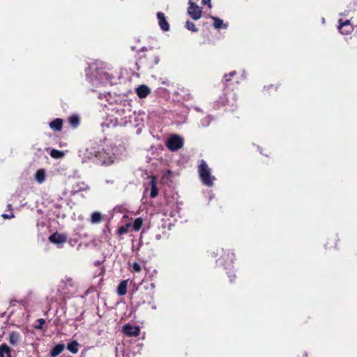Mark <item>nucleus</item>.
<instances>
[{
    "label": "nucleus",
    "instance_id": "obj_1",
    "mask_svg": "<svg viewBox=\"0 0 357 357\" xmlns=\"http://www.w3.org/2000/svg\"><path fill=\"white\" fill-rule=\"evenodd\" d=\"M116 119L118 124L121 126H125L128 123L132 122L134 116V112L132 109L130 104H124L118 107L116 110Z\"/></svg>",
    "mask_w": 357,
    "mask_h": 357
},
{
    "label": "nucleus",
    "instance_id": "obj_2",
    "mask_svg": "<svg viewBox=\"0 0 357 357\" xmlns=\"http://www.w3.org/2000/svg\"><path fill=\"white\" fill-rule=\"evenodd\" d=\"M198 172L202 183L207 186H212L215 181V176L211 174V169L206 162L202 160L198 167Z\"/></svg>",
    "mask_w": 357,
    "mask_h": 357
},
{
    "label": "nucleus",
    "instance_id": "obj_3",
    "mask_svg": "<svg viewBox=\"0 0 357 357\" xmlns=\"http://www.w3.org/2000/svg\"><path fill=\"white\" fill-rule=\"evenodd\" d=\"M114 149V148L113 147H107L103 149L102 151H98V155H96V158L104 165H112L117 160L116 153L113 152Z\"/></svg>",
    "mask_w": 357,
    "mask_h": 357
},
{
    "label": "nucleus",
    "instance_id": "obj_4",
    "mask_svg": "<svg viewBox=\"0 0 357 357\" xmlns=\"http://www.w3.org/2000/svg\"><path fill=\"white\" fill-rule=\"evenodd\" d=\"M109 77V75L102 70H97L92 77H89V73H86L87 79H89L93 86L96 87L107 82Z\"/></svg>",
    "mask_w": 357,
    "mask_h": 357
},
{
    "label": "nucleus",
    "instance_id": "obj_5",
    "mask_svg": "<svg viewBox=\"0 0 357 357\" xmlns=\"http://www.w3.org/2000/svg\"><path fill=\"white\" fill-rule=\"evenodd\" d=\"M166 145L170 151H175L183 146V139L179 135H174L167 139Z\"/></svg>",
    "mask_w": 357,
    "mask_h": 357
},
{
    "label": "nucleus",
    "instance_id": "obj_6",
    "mask_svg": "<svg viewBox=\"0 0 357 357\" xmlns=\"http://www.w3.org/2000/svg\"><path fill=\"white\" fill-rule=\"evenodd\" d=\"M202 13V8L197 4H192L191 6L188 8V14L194 20H197L201 18Z\"/></svg>",
    "mask_w": 357,
    "mask_h": 357
},
{
    "label": "nucleus",
    "instance_id": "obj_7",
    "mask_svg": "<svg viewBox=\"0 0 357 357\" xmlns=\"http://www.w3.org/2000/svg\"><path fill=\"white\" fill-rule=\"evenodd\" d=\"M123 331L124 333L129 337H137L139 334L140 328L139 326L127 324L123 326Z\"/></svg>",
    "mask_w": 357,
    "mask_h": 357
},
{
    "label": "nucleus",
    "instance_id": "obj_8",
    "mask_svg": "<svg viewBox=\"0 0 357 357\" xmlns=\"http://www.w3.org/2000/svg\"><path fill=\"white\" fill-rule=\"evenodd\" d=\"M49 240L54 244H62L67 241V236L64 234L56 232L49 237Z\"/></svg>",
    "mask_w": 357,
    "mask_h": 357
},
{
    "label": "nucleus",
    "instance_id": "obj_9",
    "mask_svg": "<svg viewBox=\"0 0 357 357\" xmlns=\"http://www.w3.org/2000/svg\"><path fill=\"white\" fill-rule=\"evenodd\" d=\"M79 156L82 157L83 162H85L86 159H91L94 156L96 158V155H98V152L93 150V148L79 150Z\"/></svg>",
    "mask_w": 357,
    "mask_h": 357
},
{
    "label": "nucleus",
    "instance_id": "obj_10",
    "mask_svg": "<svg viewBox=\"0 0 357 357\" xmlns=\"http://www.w3.org/2000/svg\"><path fill=\"white\" fill-rule=\"evenodd\" d=\"M157 17L161 29L164 31H168L169 29V26L167 21L166 20L164 13L158 12L157 14Z\"/></svg>",
    "mask_w": 357,
    "mask_h": 357
},
{
    "label": "nucleus",
    "instance_id": "obj_11",
    "mask_svg": "<svg viewBox=\"0 0 357 357\" xmlns=\"http://www.w3.org/2000/svg\"><path fill=\"white\" fill-rule=\"evenodd\" d=\"M150 92V89L144 84H142L136 89V93L140 98H146Z\"/></svg>",
    "mask_w": 357,
    "mask_h": 357
},
{
    "label": "nucleus",
    "instance_id": "obj_12",
    "mask_svg": "<svg viewBox=\"0 0 357 357\" xmlns=\"http://www.w3.org/2000/svg\"><path fill=\"white\" fill-rule=\"evenodd\" d=\"M21 340V336L17 332H12L9 334L8 341L13 346L17 345Z\"/></svg>",
    "mask_w": 357,
    "mask_h": 357
},
{
    "label": "nucleus",
    "instance_id": "obj_13",
    "mask_svg": "<svg viewBox=\"0 0 357 357\" xmlns=\"http://www.w3.org/2000/svg\"><path fill=\"white\" fill-rule=\"evenodd\" d=\"M46 173L45 169H40L35 174L34 178L37 183L41 184L45 181Z\"/></svg>",
    "mask_w": 357,
    "mask_h": 357
},
{
    "label": "nucleus",
    "instance_id": "obj_14",
    "mask_svg": "<svg viewBox=\"0 0 357 357\" xmlns=\"http://www.w3.org/2000/svg\"><path fill=\"white\" fill-rule=\"evenodd\" d=\"M150 184H151V187L150 196H151V197L153 198V197H155L158 194V188H157V185H156V179L154 176H152L151 178Z\"/></svg>",
    "mask_w": 357,
    "mask_h": 357
},
{
    "label": "nucleus",
    "instance_id": "obj_15",
    "mask_svg": "<svg viewBox=\"0 0 357 357\" xmlns=\"http://www.w3.org/2000/svg\"><path fill=\"white\" fill-rule=\"evenodd\" d=\"M63 121L61 119H56L50 123V127L56 131H59L62 128Z\"/></svg>",
    "mask_w": 357,
    "mask_h": 357
},
{
    "label": "nucleus",
    "instance_id": "obj_16",
    "mask_svg": "<svg viewBox=\"0 0 357 357\" xmlns=\"http://www.w3.org/2000/svg\"><path fill=\"white\" fill-rule=\"evenodd\" d=\"M127 284L128 281L127 280H123L121 281L117 287V293L120 296H123L126 294L127 293Z\"/></svg>",
    "mask_w": 357,
    "mask_h": 357
},
{
    "label": "nucleus",
    "instance_id": "obj_17",
    "mask_svg": "<svg viewBox=\"0 0 357 357\" xmlns=\"http://www.w3.org/2000/svg\"><path fill=\"white\" fill-rule=\"evenodd\" d=\"M65 346L63 344H59L56 345L51 351V356L56 357L59 356L64 349Z\"/></svg>",
    "mask_w": 357,
    "mask_h": 357
},
{
    "label": "nucleus",
    "instance_id": "obj_18",
    "mask_svg": "<svg viewBox=\"0 0 357 357\" xmlns=\"http://www.w3.org/2000/svg\"><path fill=\"white\" fill-rule=\"evenodd\" d=\"M0 357H10V348L6 344L0 346Z\"/></svg>",
    "mask_w": 357,
    "mask_h": 357
},
{
    "label": "nucleus",
    "instance_id": "obj_19",
    "mask_svg": "<svg viewBox=\"0 0 357 357\" xmlns=\"http://www.w3.org/2000/svg\"><path fill=\"white\" fill-rule=\"evenodd\" d=\"M102 220V215L100 212H93L91 214V222L92 224L100 223Z\"/></svg>",
    "mask_w": 357,
    "mask_h": 357
},
{
    "label": "nucleus",
    "instance_id": "obj_20",
    "mask_svg": "<svg viewBox=\"0 0 357 357\" xmlns=\"http://www.w3.org/2000/svg\"><path fill=\"white\" fill-rule=\"evenodd\" d=\"M213 20V26L215 29L227 28V25L223 24V21L216 17H211Z\"/></svg>",
    "mask_w": 357,
    "mask_h": 357
},
{
    "label": "nucleus",
    "instance_id": "obj_21",
    "mask_svg": "<svg viewBox=\"0 0 357 357\" xmlns=\"http://www.w3.org/2000/svg\"><path fill=\"white\" fill-rule=\"evenodd\" d=\"M67 349L71 353L75 354L78 352V342L73 341L67 345Z\"/></svg>",
    "mask_w": 357,
    "mask_h": 357
},
{
    "label": "nucleus",
    "instance_id": "obj_22",
    "mask_svg": "<svg viewBox=\"0 0 357 357\" xmlns=\"http://www.w3.org/2000/svg\"><path fill=\"white\" fill-rule=\"evenodd\" d=\"M68 121L70 124L74 128L77 127L79 124V119L76 115L70 116L68 119Z\"/></svg>",
    "mask_w": 357,
    "mask_h": 357
},
{
    "label": "nucleus",
    "instance_id": "obj_23",
    "mask_svg": "<svg viewBox=\"0 0 357 357\" xmlns=\"http://www.w3.org/2000/svg\"><path fill=\"white\" fill-rule=\"evenodd\" d=\"M143 220L142 218H138L135 220L132 227L135 231H139L142 225Z\"/></svg>",
    "mask_w": 357,
    "mask_h": 357
},
{
    "label": "nucleus",
    "instance_id": "obj_24",
    "mask_svg": "<svg viewBox=\"0 0 357 357\" xmlns=\"http://www.w3.org/2000/svg\"><path fill=\"white\" fill-rule=\"evenodd\" d=\"M50 155L54 158L59 159L63 157L64 153L62 151L52 149L50 152Z\"/></svg>",
    "mask_w": 357,
    "mask_h": 357
},
{
    "label": "nucleus",
    "instance_id": "obj_25",
    "mask_svg": "<svg viewBox=\"0 0 357 357\" xmlns=\"http://www.w3.org/2000/svg\"><path fill=\"white\" fill-rule=\"evenodd\" d=\"M338 23H339V25H338V29L339 30H342V29H343L344 27H349V26H350V20H345L344 22H343L342 19H340L338 20Z\"/></svg>",
    "mask_w": 357,
    "mask_h": 357
},
{
    "label": "nucleus",
    "instance_id": "obj_26",
    "mask_svg": "<svg viewBox=\"0 0 357 357\" xmlns=\"http://www.w3.org/2000/svg\"><path fill=\"white\" fill-rule=\"evenodd\" d=\"M185 27L188 30L192 31L193 32H197V29L195 27V24L193 22H192L187 21L186 24H185Z\"/></svg>",
    "mask_w": 357,
    "mask_h": 357
},
{
    "label": "nucleus",
    "instance_id": "obj_27",
    "mask_svg": "<svg viewBox=\"0 0 357 357\" xmlns=\"http://www.w3.org/2000/svg\"><path fill=\"white\" fill-rule=\"evenodd\" d=\"M130 227V224H126L124 226H122L119 228L118 233L119 234H124L128 231V228Z\"/></svg>",
    "mask_w": 357,
    "mask_h": 357
},
{
    "label": "nucleus",
    "instance_id": "obj_28",
    "mask_svg": "<svg viewBox=\"0 0 357 357\" xmlns=\"http://www.w3.org/2000/svg\"><path fill=\"white\" fill-rule=\"evenodd\" d=\"M132 268L133 271L137 273H139L142 270L141 266L137 262L133 263Z\"/></svg>",
    "mask_w": 357,
    "mask_h": 357
},
{
    "label": "nucleus",
    "instance_id": "obj_29",
    "mask_svg": "<svg viewBox=\"0 0 357 357\" xmlns=\"http://www.w3.org/2000/svg\"><path fill=\"white\" fill-rule=\"evenodd\" d=\"M353 28L351 26L345 27V29H342V30H339L342 34H349L352 32Z\"/></svg>",
    "mask_w": 357,
    "mask_h": 357
},
{
    "label": "nucleus",
    "instance_id": "obj_30",
    "mask_svg": "<svg viewBox=\"0 0 357 357\" xmlns=\"http://www.w3.org/2000/svg\"><path fill=\"white\" fill-rule=\"evenodd\" d=\"M38 322L39 323V325L36 326L35 328L36 329H41L43 326L45 324V321L43 319H38Z\"/></svg>",
    "mask_w": 357,
    "mask_h": 357
},
{
    "label": "nucleus",
    "instance_id": "obj_31",
    "mask_svg": "<svg viewBox=\"0 0 357 357\" xmlns=\"http://www.w3.org/2000/svg\"><path fill=\"white\" fill-rule=\"evenodd\" d=\"M202 3L203 5H207L209 8L211 7V0H202Z\"/></svg>",
    "mask_w": 357,
    "mask_h": 357
},
{
    "label": "nucleus",
    "instance_id": "obj_32",
    "mask_svg": "<svg viewBox=\"0 0 357 357\" xmlns=\"http://www.w3.org/2000/svg\"><path fill=\"white\" fill-rule=\"evenodd\" d=\"M2 217L4 218V219H7V218H12L13 217V214L12 213L11 215H8L7 214H2Z\"/></svg>",
    "mask_w": 357,
    "mask_h": 357
},
{
    "label": "nucleus",
    "instance_id": "obj_33",
    "mask_svg": "<svg viewBox=\"0 0 357 357\" xmlns=\"http://www.w3.org/2000/svg\"><path fill=\"white\" fill-rule=\"evenodd\" d=\"M225 79L226 82L229 81V79H230L229 75H225Z\"/></svg>",
    "mask_w": 357,
    "mask_h": 357
},
{
    "label": "nucleus",
    "instance_id": "obj_34",
    "mask_svg": "<svg viewBox=\"0 0 357 357\" xmlns=\"http://www.w3.org/2000/svg\"><path fill=\"white\" fill-rule=\"evenodd\" d=\"M188 4H189L188 6H191L192 4H196V3L193 1V0H189L188 1Z\"/></svg>",
    "mask_w": 357,
    "mask_h": 357
},
{
    "label": "nucleus",
    "instance_id": "obj_35",
    "mask_svg": "<svg viewBox=\"0 0 357 357\" xmlns=\"http://www.w3.org/2000/svg\"><path fill=\"white\" fill-rule=\"evenodd\" d=\"M236 74V71H233V72H231L229 75V77L234 76V75Z\"/></svg>",
    "mask_w": 357,
    "mask_h": 357
},
{
    "label": "nucleus",
    "instance_id": "obj_36",
    "mask_svg": "<svg viewBox=\"0 0 357 357\" xmlns=\"http://www.w3.org/2000/svg\"><path fill=\"white\" fill-rule=\"evenodd\" d=\"M208 124H209V121H207V122H206V123H202V126H208Z\"/></svg>",
    "mask_w": 357,
    "mask_h": 357
},
{
    "label": "nucleus",
    "instance_id": "obj_37",
    "mask_svg": "<svg viewBox=\"0 0 357 357\" xmlns=\"http://www.w3.org/2000/svg\"><path fill=\"white\" fill-rule=\"evenodd\" d=\"M151 307H152L153 310H155L156 309V306L155 305H153Z\"/></svg>",
    "mask_w": 357,
    "mask_h": 357
}]
</instances>
